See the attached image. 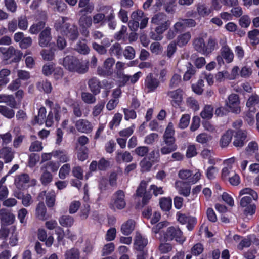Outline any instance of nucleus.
<instances>
[{"label": "nucleus", "mask_w": 259, "mask_h": 259, "mask_svg": "<svg viewBox=\"0 0 259 259\" xmlns=\"http://www.w3.org/2000/svg\"><path fill=\"white\" fill-rule=\"evenodd\" d=\"M68 19L67 17H63L61 20H58L55 24V27L57 31H59L62 34L66 36L70 40L74 41L79 36L78 27L75 24H71L66 23Z\"/></svg>", "instance_id": "f257e3e1"}, {"label": "nucleus", "mask_w": 259, "mask_h": 259, "mask_svg": "<svg viewBox=\"0 0 259 259\" xmlns=\"http://www.w3.org/2000/svg\"><path fill=\"white\" fill-rule=\"evenodd\" d=\"M245 194L249 196H245L240 200V205L242 207H246L244 209V214L246 215L248 214L252 215L255 211V205L252 204V199L257 200L258 195L256 192L249 188H246L240 191L239 195L242 196Z\"/></svg>", "instance_id": "f03ea898"}, {"label": "nucleus", "mask_w": 259, "mask_h": 259, "mask_svg": "<svg viewBox=\"0 0 259 259\" xmlns=\"http://www.w3.org/2000/svg\"><path fill=\"white\" fill-rule=\"evenodd\" d=\"M151 23L157 25L155 28V32L158 33H163L170 25V21L167 16L162 13L154 15L151 19Z\"/></svg>", "instance_id": "7ed1b4c3"}, {"label": "nucleus", "mask_w": 259, "mask_h": 259, "mask_svg": "<svg viewBox=\"0 0 259 259\" xmlns=\"http://www.w3.org/2000/svg\"><path fill=\"white\" fill-rule=\"evenodd\" d=\"M14 184L18 189L24 190L29 187L35 186L36 181L34 179H30L28 174L23 173L16 176Z\"/></svg>", "instance_id": "20e7f679"}, {"label": "nucleus", "mask_w": 259, "mask_h": 259, "mask_svg": "<svg viewBox=\"0 0 259 259\" xmlns=\"http://www.w3.org/2000/svg\"><path fill=\"white\" fill-rule=\"evenodd\" d=\"M115 60L112 57H108L105 60L102 67L99 66L97 68V74L103 77L111 76L113 74V67Z\"/></svg>", "instance_id": "39448f33"}, {"label": "nucleus", "mask_w": 259, "mask_h": 259, "mask_svg": "<svg viewBox=\"0 0 259 259\" xmlns=\"http://www.w3.org/2000/svg\"><path fill=\"white\" fill-rule=\"evenodd\" d=\"M164 238L166 241H171L173 239L182 244L185 241V237L183 236L181 230L177 227H170L167 228L164 234Z\"/></svg>", "instance_id": "423d86ee"}, {"label": "nucleus", "mask_w": 259, "mask_h": 259, "mask_svg": "<svg viewBox=\"0 0 259 259\" xmlns=\"http://www.w3.org/2000/svg\"><path fill=\"white\" fill-rule=\"evenodd\" d=\"M89 13H78L80 17L78 19V25L81 29V34L88 37L89 36L88 28L92 25V19L91 16L87 15Z\"/></svg>", "instance_id": "0eeeda50"}, {"label": "nucleus", "mask_w": 259, "mask_h": 259, "mask_svg": "<svg viewBox=\"0 0 259 259\" xmlns=\"http://www.w3.org/2000/svg\"><path fill=\"white\" fill-rule=\"evenodd\" d=\"M225 103L230 112L235 114L241 112L240 98L238 94L233 93L229 95Z\"/></svg>", "instance_id": "6e6552de"}, {"label": "nucleus", "mask_w": 259, "mask_h": 259, "mask_svg": "<svg viewBox=\"0 0 259 259\" xmlns=\"http://www.w3.org/2000/svg\"><path fill=\"white\" fill-rule=\"evenodd\" d=\"M147 183L145 181H142L138 186L136 193V195L137 197H142V204L143 205H146L149 200L151 198L152 195L149 192H146V189L147 187Z\"/></svg>", "instance_id": "1a4fd4ad"}, {"label": "nucleus", "mask_w": 259, "mask_h": 259, "mask_svg": "<svg viewBox=\"0 0 259 259\" xmlns=\"http://www.w3.org/2000/svg\"><path fill=\"white\" fill-rule=\"evenodd\" d=\"M144 12L141 10H138L132 13L131 18L128 23V26L132 31H136L139 27V21L144 17Z\"/></svg>", "instance_id": "9d476101"}, {"label": "nucleus", "mask_w": 259, "mask_h": 259, "mask_svg": "<svg viewBox=\"0 0 259 259\" xmlns=\"http://www.w3.org/2000/svg\"><path fill=\"white\" fill-rule=\"evenodd\" d=\"M77 130L83 133H90L93 130L92 123L88 120L83 119L78 120L75 124Z\"/></svg>", "instance_id": "9b49d317"}, {"label": "nucleus", "mask_w": 259, "mask_h": 259, "mask_svg": "<svg viewBox=\"0 0 259 259\" xmlns=\"http://www.w3.org/2000/svg\"><path fill=\"white\" fill-rule=\"evenodd\" d=\"M114 197L115 206L118 209H123L126 206L124 192L121 190H118L114 194Z\"/></svg>", "instance_id": "f8f14e48"}, {"label": "nucleus", "mask_w": 259, "mask_h": 259, "mask_svg": "<svg viewBox=\"0 0 259 259\" xmlns=\"http://www.w3.org/2000/svg\"><path fill=\"white\" fill-rule=\"evenodd\" d=\"M159 85V81L150 73L145 79V86L148 92L154 91Z\"/></svg>", "instance_id": "ddd939ff"}, {"label": "nucleus", "mask_w": 259, "mask_h": 259, "mask_svg": "<svg viewBox=\"0 0 259 259\" xmlns=\"http://www.w3.org/2000/svg\"><path fill=\"white\" fill-rule=\"evenodd\" d=\"M51 38V29L46 27L39 34V45L42 47H46L50 42Z\"/></svg>", "instance_id": "4468645a"}, {"label": "nucleus", "mask_w": 259, "mask_h": 259, "mask_svg": "<svg viewBox=\"0 0 259 259\" xmlns=\"http://www.w3.org/2000/svg\"><path fill=\"white\" fill-rule=\"evenodd\" d=\"M147 244V239L143 237L140 233L137 232L134 243L135 249L139 251H142Z\"/></svg>", "instance_id": "2eb2a0df"}, {"label": "nucleus", "mask_w": 259, "mask_h": 259, "mask_svg": "<svg viewBox=\"0 0 259 259\" xmlns=\"http://www.w3.org/2000/svg\"><path fill=\"white\" fill-rule=\"evenodd\" d=\"M246 138V132L240 130L236 132L234 136L233 145L236 147H241L244 144V141Z\"/></svg>", "instance_id": "dca6fc26"}, {"label": "nucleus", "mask_w": 259, "mask_h": 259, "mask_svg": "<svg viewBox=\"0 0 259 259\" xmlns=\"http://www.w3.org/2000/svg\"><path fill=\"white\" fill-rule=\"evenodd\" d=\"M175 186L180 194L184 196H188L190 193V186L189 183L184 182L183 181H178L175 183Z\"/></svg>", "instance_id": "f3484780"}, {"label": "nucleus", "mask_w": 259, "mask_h": 259, "mask_svg": "<svg viewBox=\"0 0 259 259\" xmlns=\"http://www.w3.org/2000/svg\"><path fill=\"white\" fill-rule=\"evenodd\" d=\"M14 151L9 147H4L0 150V158H3L6 163L11 162L14 158Z\"/></svg>", "instance_id": "a211bd4d"}, {"label": "nucleus", "mask_w": 259, "mask_h": 259, "mask_svg": "<svg viewBox=\"0 0 259 259\" xmlns=\"http://www.w3.org/2000/svg\"><path fill=\"white\" fill-rule=\"evenodd\" d=\"M78 59L72 56H67L63 61L64 67L70 72H72Z\"/></svg>", "instance_id": "6ab92c4d"}, {"label": "nucleus", "mask_w": 259, "mask_h": 259, "mask_svg": "<svg viewBox=\"0 0 259 259\" xmlns=\"http://www.w3.org/2000/svg\"><path fill=\"white\" fill-rule=\"evenodd\" d=\"M225 43V41H224L223 44L224 45L221 50V53L223 58L229 63L232 62L234 58V54L229 47L226 45Z\"/></svg>", "instance_id": "aec40b11"}, {"label": "nucleus", "mask_w": 259, "mask_h": 259, "mask_svg": "<svg viewBox=\"0 0 259 259\" xmlns=\"http://www.w3.org/2000/svg\"><path fill=\"white\" fill-rule=\"evenodd\" d=\"M88 85L91 92L94 95H97L100 92L101 82L97 78L93 77L89 79Z\"/></svg>", "instance_id": "412c9836"}, {"label": "nucleus", "mask_w": 259, "mask_h": 259, "mask_svg": "<svg viewBox=\"0 0 259 259\" xmlns=\"http://www.w3.org/2000/svg\"><path fill=\"white\" fill-rule=\"evenodd\" d=\"M193 45L196 51L206 55V45L203 38L201 37L195 38L193 41Z\"/></svg>", "instance_id": "4be33fe9"}, {"label": "nucleus", "mask_w": 259, "mask_h": 259, "mask_svg": "<svg viewBox=\"0 0 259 259\" xmlns=\"http://www.w3.org/2000/svg\"><path fill=\"white\" fill-rule=\"evenodd\" d=\"M78 7L81 8L78 13H89V14H91L94 9V6L90 4V0H79Z\"/></svg>", "instance_id": "5701e85b"}, {"label": "nucleus", "mask_w": 259, "mask_h": 259, "mask_svg": "<svg viewBox=\"0 0 259 259\" xmlns=\"http://www.w3.org/2000/svg\"><path fill=\"white\" fill-rule=\"evenodd\" d=\"M0 219L5 223L11 224L15 220V216L8 210L3 208L0 209Z\"/></svg>", "instance_id": "b1692460"}, {"label": "nucleus", "mask_w": 259, "mask_h": 259, "mask_svg": "<svg viewBox=\"0 0 259 259\" xmlns=\"http://www.w3.org/2000/svg\"><path fill=\"white\" fill-rule=\"evenodd\" d=\"M135 222L133 220L129 219L121 226V230L125 235H128L134 230Z\"/></svg>", "instance_id": "393cba45"}, {"label": "nucleus", "mask_w": 259, "mask_h": 259, "mask_svg": "<svg viewBox=\"0 0 259 259\" xmlns=\"http://www.w3.org/2000/svg\"><path fill=\"white\" fill-rule=\"evenodd\" d=\"M182 90L180 89L177 90L168 91L167 93V95L170 98L172 99V105L174 103L176 104V105H178L179 103L182 101Z\"/></svg>", "instance_id": "a878e982"}, {"label": "nucleus", "mask_w": 259, "mask_h": 259, "mask_svg": "<svg viewBox=\"0 0 259 259\" xmlns=\"http://www.w3.org/2000/svg\"><path fill=\"white\" fill-rule=\"evenodd\" d=\"M233 135V131L232 130H228L223 134L220 141L221 147L224 148L228 146L231 141Z\"/></svg>", "instance_id": "bb28decb"}, {"label": "nucleus", "mask_w": 259, "mask_h": 259, "mask_svg": "<svg viewBox=\"0 0 259 259\" xmlns=\"http://www.w3.org/2000/svg\"><path fill=\"white\" fill-rule=\"evenodd\" d=\"M115 159L116 161L120 163L122 162H130L133 160V156L128 151L124 152H117Z\"/></svg>", "instance_id": "cd10ccee"}, {"label": "nucleus", "mask_w": 259, "mask_h": 259, "mask_svg": "<svg viewBox=\"0 0 259 259\" xmlns=\"http://www.w3.org/2000/svg\"><path fill=\"white\" fill-rule=\"evenodd\" d=\"M89 70V62H83L77 60L76 65L72 72H77L79 74H84Z\"/></svg>", "instance_id": "c85d7f7f"}, {"label": "nucleus", "mask_w": 259, "mask_h": 259, "mask_svg": "<svg viewBox=\"0 0 259 259\" xmlns=\"http://www.w3.org/2000/svg\"><path fill=\"white\" fill-rule=\"evenodd\" d=\"M259 104V96L256 94L252 95L247 100L246 106L249 108V111L254 113L255 109L253 107Z\"/></svg>", "instance_id": "c756f323"}, {"label": "nucleus", "mask_w": 259, "mask_h": 259, "mask_svg": "<svg viewBox=\"0 0 259 259\" xmlns=\"http://www.w3.org/2000/svg\"><path fill=\"white\" fill-rule=\"evenodd\" d=\"M0 102H4L11 108H16V101L13 95H0Z\"/></svg>", "instance_id": "7c9ffc66"}, {"label": "nucleus", "mask_w": 259, "mask_h": 259, "mask_svg": "<svg viewBox=\"0 0 259 259\" xmlns=\"http://www.w3.org/2000/svg\"><path fill=\"white\" fill-rule=\"evenodd\" d=\"M80 251L76 248H72L67 250L64 254V259H79Z\"/></svg>", "instance_id": "2f4dec72"}, {"label": "nucleus", "mask_w": 259, "mask_h": 259, "mask_svg": "<svg viewBox=\"0 0 259 259\" xmlns=\"http://www.w3.org/2000/svg\"><path fill=\"white\" fill-rule=\"evenodd\" d=\"M191 38L190 32H187L179 35L177 38V44L179 46H185Z\"/></svg>", "instance_id": "473e14b6"}, {"label": "nucleus", "mask_w": 259, "mask_h": 259, "mask_svg": "<svg viewBox=\"0 0 259 259\" xmlns=\"http://www.w3.org/2000/svg\"><path fill=\"white\" fill-rule=\"evenodd\" d=\"M197 10L198 14L203 17L209 15L211 11L206 5L203 3H199L197 5Z\"/></svg>", "instance_id": "72a5a7b5"}, {"label": "nucleus", "mask_w": 259, "mask_h": 259, "mask_svg": "<svg viewBox=\"0 0 259 259\" xmlns=\"http://www.w3.org/2000/svg\"><path fill=\"white\" fill-rule=\"evenodd\" d=\"M172 200L170 198H162L160 199L159 204L163 211H169L171 207Z\"/></svg>", "instance_id": "f704fd0d"}, {"label": "nucleus", "mask_w": 259, "mask_h": 259, "mask_svg": "<svg viewBox=\"0 0 259 259\" xmlns=\"http://www.w3.org/2000/svg\"><path fill=\"white\" fill-rule=\"evenodd\" d=\"M37 88L40 91H44L46 93H51L52 87L50 82L47 80L38 82L37 83Z\"/></svg>", "instance_id": "c9c22d12"}, {"label": "nucleus", "mask_w": 259, "mask_h": 259, "mask_svg": "<svg viewBox=\"0 0 259 259\" xmlns=\"http://www.w3.org/2000/svg\"><path fill=\"white\" fill-rule=\"evenodd\" d=\"M59 223L63 227H71L74 223V219L69 215H63L59 220Z\"/></svg>", "instance_id": "e433bc0d"}, {"label": "nucleus", "mask_w": 259, "mask_h": 259, "mask_svg": "<svg viewBox=\"0 0 259 259\" xmlns=\"http://www.w3.org/2000/svg\"><path fill=\"white\" fill-rule=\"evenodd\" d=\"M109 52L111 56L115 55L119 57L122 55V49L120 44L116 42L111 46Z\"/></svg>", "instance_id": "4c0bfd02"}, {"label": "nucleus", "mask_w": 259, "mask_h": 259, "mask_svg": "<svg viewBox=\"0 0 259 259\" xmlns=\"http://www.w3.org/2000/svg\"><path fill=\"white\" fill-rule=\"evenodd\" d=\"M36 215L40 220H44L46 213V208L44 202H39L36 209Z\"/></svg>", "instance_id": "58836bf2"}, {"label": "nucleus", "mask_w": 259, "mask_h": 259, "mask_svg": "<svg viewBox=\"0 0 259 259\" xmlns=\"http://www.w3.org/2000/svg\"><path fill=\"white\" fill-rule=\"evenodd\" d=\"M95 95L88 92H82L81 95L82 101L87 104H93L96 102Z\"/></svg>", "instance_id": "ea45409f"}, {"label": "nucleus", "mask_w": 259, "mask_h": 259, "mask_svg": "<svg viewBox=\"0 0 259 259\" xmlns=\"http://www.w3.org/2000/svg\"><path fill=\"white\" fill-rule=\"evenodd\" d=\"M46 110L45 107H41L39 111L37 116H35L34 120L35 123L42 124L46 119Z\"/></svg>", "instance_id": "a19ab883"}, {"label": "nucleus", "mask_w": 259, "mask_h": 259, "mask_svg": "<svg viewBox=\"0 0 259 259\" xmlns=\"http://www.w3.org/2000/svg\"><path fill=\"white\" fill-rule=\"evenodd\" d=\"M217 45V42L216 40L212 37H209L207 44L206 45V56L212 52L214 50Z\"/></svg>", "instance_id": "79ce46f5"}, {"label": "nucleus", "mask_w": 259, "mask_h": 259, "mask_svg": "<svg viewBox=\"0 0 259 259\" xmlns=\"http://www.w3.org/2000/svg\"><path fill=\"white\" fill-rule=\"evenodd\" d=\"M0 113L8 118H12L14 116L15 112L5 106H0Z\"/></svg>", "instance_id": "37998d69"}, {"label": "nucleus", "mask_w": 259, "mask_h": 259, "mask_svg": "<svg viewBox=\"0 0 259 259\" xmlns=\"http://www.w3.org/2000/svg\"><path fill=\"white\" fill-rule=\"evenodd\" d=\"M40 54L42 58L47 61H51L54 58V51L52 49H43Z\"/></svg>", "instance_id": "c03bdc74"}, {"label": "nucleus", "mask_w": 259, "mask_h": 259, "mask_svg": "<svg viewBox=\"0 0 259 259\" xmlns=\"http://www.w3.org/2000/svg\"><path fill=\"white\" fill-rule=\"evenodd\" d=\"M181 82V76L178 74H175L170 80L169 86L171 89L176 88L180 85Z\"/></svg>", "instance_id": "a18cd8bd"}, {"label": "nucleus", "mask_w": 259, "mask_h": 259, "mask_svg": "<svg viewBox=\"0 0 259 259\" xmlns=\"http://www.w3.org/2000/svg\"><path fill=\"white\" fill-rule=\"evenodd\" d=\"M106 21V16L103 13H97L93 16V22L94 24H100L102 25Z\"/></svg>", "instance_id": "49530a36"}, {"label": "nucleus", "mask_w": 259, "mask_h": 259, "mask_svg": "<svg viewBox=\"0 0 259 259\" xmlns=\"http://www.w3.org/2000/svg\"><path fill=\"white\" fill-rule=\"evenodd\" d=\"M54 156L57 157L60 161L62 162H66L69 160L67 153L63 151L56 150L54 151Z\"/></svg>", "instance_id": "de8ad7c7"}, {"label": "nucleus", "mask_w": 259, "mask_h": 259, "mask_svg": "<svg viewBox=\"0 0 259 259\" xmlns=\"http://www.w3.org/2000/svg\"><path fill=\"white\" fill-rule=\"evenodd\" d=\"M116 77L119 79V86H124L130 79L131 76L125 74L123 72L116 74Z\"/></svg>", "instance_id": "09e8293b"}, {"label": "nucleus", "mask_w": 259, "mask_h": 259, "mask_svg": "<svg viewBox=\"0 0 259 259\" xmlns=\"http://www.w3.org/2000/svg\"><path fill=\"white\" fill-rule=\"evenodd\" d=\"M123 54L126 59L132 60L135 57V50L132 47L127 46L123 52Z\"/></svg>", "instance_id": "8fccbe9b"}, {"label": "nucleus", "mask_w": 259, "mask_h": 259, "mask_svg": "<svg viewBox=\"0 0 259 259\" xmlns=\"http://www.w3.org/2000/svg\"><path fill=\"white\" fill-rule=\"evenodd\" d=\"M213 108L211 106H205L203 110L201 112L200 115L204 119H210L212 116Z\"/></svg>", "instance_id": "3c124183"}, {"label": "nucleus", "mask_w": 259, "mask_h": 259, "mask_svg": "<svg viewBox=\"0 0 259 259\" xmlns=\"http://www.w3.org/2000/svg\"><path fill=\"white\" fill-rule=\"evenodd\" d=\"M42 170H44V172L41 176L40 180L42 184L46 185L52 181V176L46 169H44V168H42Z\"/></svg>", "instance_id": "603ef678"}, {"label": "nucleus", "mask_w": 259, "mask_h": 259, "mask_svg": "<svg viewBox=\"0 0 259 259\" xmlns=\"http://www.w3.org/2000/svg\"><path fill=\"white\" fill-rule=\"evenodd\" d=\"M45 23L43 21H40L36 24L32 25L29 29V31L32 34H37L40 30L44 28Z\"/></svg>", "instance_id": "864d4df0"}, {"label": "nucleus", "mask_w": 259, "mask_h": 259, "mask_svg": "<svg viewBox=\"0 0 259 259\" xmlns=\"http://www.w3.org/2000/svg\"><path fill=\"white\" fill-rule=\"evenodd\" d=\"M70 171V166L69 164H64L60 168L59 174V178L64 179L68 175Z\"/></svg>", "instance_id": "5fc2aeb1"}, {"label": "nucleus", "mask_w": 259, "mask_h": 259, "mask_svg": "<svg viewBox=\"0 0 259 259\" xmlns=\"http://www.w3.org/2000/svg\"><path fill=\"white\" fill-rule=\"evenodd\" d=\"M204 81L202 79H199L196 84H193L192 87L193 91L197 94L200 95L203 92V87Z\"/></svg>", "instance_id": "6e6d98bb"}, {"label": "nucleus", "mask_w": 259, "mask_h": 259, "mask_svg": "<svg viewBox=\"0 0 259 259\" xmlns=\"http://www.w3.org/2000/svg\"><path fill=\"white\" fill-rule=\"evenodd\" d=\"M105 106V102L101 101L96 106H95L93 109L92 114L94 116L96 117L98 116L102 111Z\"/></svg>", "instance_id": "4d7b16f0"}, {"label": "nucleus", "mask_w": 259, "mask_h": 259, "mask_svg": "<svg viewBox=\"0 0 259 259\" xmlns=\"http://www.w3.org/2000/svg\"><path fill=\"white\" fill-rule=\"evenodd\" d=\"M152 165L151 162L146 158H144L140 162V166L143 171H149Z\"/></svg>", "instance_id": "13d9d810"}, {"label": "nucleus", "mask_w": 259, "mask_h": 259, "mask_svg": "<svg viewBox=\"0 0 259 259\" xmlns=\"http://www.w3.org/2000/svg\"><path fill=\"white\" fill-rule=\"evenodd\" d=\"M149 148L147 146H139L135 149V153L140 157L146 156L149 152Z\"/></svg>", "instance_id": "bf43d9fd"}, {"label": "nucleus", "mask_w": 259, "mask_h": 259, "mask_svg": "<svg viewBox=\"0 0 259 259\" xmlns=\"http://www.w3.org/2000/svg\"><path fill=\"white\" fill-rule=\"evenodd\" d=\"M115 246L113 243H109L105 245L102 249V255L105 256L111 254L114 250Z\"/></svg>", "instance_id": "052dcab7"}, {"label": "nucleus", "mask_w": 259, "mask_h": 259, "mask_svg": "<svg viewBox=\"0 0 259 259\" xmlns=\"http://www.w3.org/2000/svg\"><path fill=\"white\" fill-rule=\"evenodd\" d=\"M188 67H189V69L185 72L183 78L184 80L186 81L189 80L191 78V76L195 74L196 72L194 68L190 63H188Z\"/></svg>", "instance_id": "680f3d73"}, {"label": "nucleus", "mask_w": 259, "mask_h": 259, "mask_svg": "<svg viewBox=\"0 0 259 259\" xmlns=\"http://www.w3.org/2000/svg\"><path fill=\"white\" fill-rule=\"evenodd\" d=\"M211 140V137L205 133H201L196 137V141L201 144H205Z\"/></svg>", "instance_id": "e2e57ef3"}, {"label": "nucleus", "mask_w": 259, "mask_h": 259, "mask_svg": "<svg viewBox=\"0 0 259 259\" xmlns=\"http://www.w3.org/2000/svg\"><path fill=\"white\" fill-rule=\"evenodd\" d=\"M42 148L41 142L36 141L31 144L29 150L30 152H39L42 150Z\"/></svg>", "instance_id": "0e129e2a"}, {"label": "nucleus", "mask_w": 259, "mask_h": 259, "mask_svg": "<svg viewBox=\"0 0 259 259\" xmlns=\"http://www.w3.org/2000/svg\"><path fill=\"white\" fill-rule=\"evenodd\" d=\"M190 116L188 114H185L182 116L179 123V127L181 128H185L188 126L190 121Z\"/></svg>", "instance_id": "69168bd1"}, {"label": "nucleus", "mask_w": 259, "mask_h": 259, "mask_svg": "<svg viewBox=\"0 0 259 259\" xmlns=\"http://www.w3.org/2000/svg\"><path fill=\"white\" fill-rule=\"evenodd\" d=\"M177 149V145H166L161 147L160 149L161 153L162 154H167L175 151Z\"/></svg>", "instance_id": "338daca9"}, {"label": "nucleus", "mask_w": 259, "mask_h": 259, "mask_svg": "<svg viewBox=\"0 0 259 259\" xmlns=\"http://www.w3.org/2000/svg\"><path fill=\"white\" fill-rule=\"evenodd\" d=\"M5 4L8 10L13 13L16 12L17 5L14 0H5Z\"/></svg>", "instance_id": "774afa93"}]
</instances>
